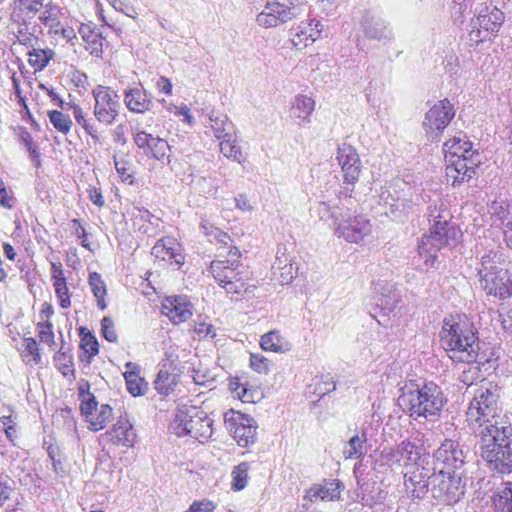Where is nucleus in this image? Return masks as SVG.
Instances as JSON below:
<instances>
[{
	"instance_id": "f704fd0d",
	"label": "nucleus",
	"mask_w": 512,
	"mask_h": 512,
	"mask_svg": "<svg viewBox=\"0 0 512 512\" xmlns=\"http://www.w3.org/2000/svg\"><path fill=\"white\" fill-rule=\"evenodd\" d=\"M28 63L35 72L43 71L55 56V51L46 47H32L27 53Z\"/></svg>"
},
{
	"instance_id": "e2e57ef3",
	"label": "nucleus",
	"mask_w": 512,
	"mask_h": 512,
	"mask_svg": "<svg viewBox=\"0 0 512 512\" xmlns=\"http://www.w3.org/2000/svg\"><path fill=\"white\" fill-rule=\"evenodd\" d=\"M114 166L122 181L133 183L132 165L128 161L114 157Z\"/></svg>"
},
{
	"instance_id": "9b49d317",
	"label": "nucleus",
	"mask_w": 512,
	"mask_h": 512,
	"mask_svg": "<svg viewBox=\"0 0 512 512\" xmlns=\"http://www.w3.org/2000/svg\"><path fill=\"white\" fill-rule=\"evenodd\" d=\"M225 424L239 446L248 447L256 442L258 426L249 415L231 410L225 413Z\"/></svg>"
},
{
	"instance_id": "4468645a",
	"label": "nucleus",
	"mask_w": 512,
	"mask_h": 512,
	"mask_svg": "<svg viewBox=\"0 0 512 512\" xmlns=\"http://www.w3.org/2000/svg\"><path fill=\"white\" fill-rule=\"evenodd\" d=\"M336 225L335 234L350 243H358L365 236L371 233L372 225L368 219L362 215H344L340 214Z\"/></svg>"
},
{
	"instance_id": "bb28decb",
	"label": "nucleus",
	"mask_w": 512,
	"mask_h": 512,
	"mask_svg": "<svg viewBox=\"0 0 512 512\" xmlns=\"http://www.w3.org/2000/svg\"><path fill=\"white\" fill-rule=\"evenodd\" d=\"M132 213L133 224L138 230L148 236H153L160 231L161 219L150 213L145 208H134Z\"/></svg>"
},
{
	"instance_id": "a211bd4d",
	"label": "nucleus",
	"mask_w": 512,
	"mask_h": 512,
	"mask_svg": "<svg viewBox=\"0 0 512 512\" xmlns=\"http://www.w3.org/2000/svg\"><path fill=\"white\" fill-rule=\"evenodd\" d=\"M322 29L323 25L319 20L301 21L297 26L291 28V41L297 48L306 47L320 37Z\"/></svg>"
},
{
	"instance_id": "6e6552de",
	"label": "nucleus",
	"mask_w": 512,
	"mask_h": 512,
	"mask_svg": "<svg viewBox=\"0 0 512 512\" xmlns=\"http://www.w3.org/2000/svg\"><path fill=\"white\" fill-rule=\"evenodd\" d=\"M336 159L343 173V189L339 192V197H351L361 173L359 155L350 144L342 143L338 146Z\"/></svg>"
},
{
	"instance_id": "f8f14e48",
	"label": "nucleus",
	"mask_w": 512,
	"mask_h": 512,
	"mask_svg": "<svg viewBox=\"0 0 512 512\" xmlns=\"http://www.w3.org/2000/svg\"><path fill=\"white\" fill-rule=\"evenodd\" d=\"M455 116L453 105L448 99L440 100L426 113L423 126L431 140H435Z\"/></svg>"
},
{
	"instance_id": "4be33fe9",
	"label": "nucleus",
	"mask_w": 512,
	"mask_h": 512,
	"mask_svg": "<svg viewBox=\"0 0 512 512\" xmlns=\"http://www.w3.org/2000/svg\"><path fill=\"white\" fill-rule=\"evenodd\" d=\"M187 436L203 443L212 435V420L203 412L195 408L189 409Z\"/></svg>"
},
{
	"instance_id": "c9c22d12",
	"label": "nucleus",
	"mask_w": 512,
	"mask_h": 512,
	"mask_svg": "<svg viewBox=\"0 0 512 512\" xmlns=\"http://www.w3.org/2000/svg\"><path fill=\"white\" fill-rule=\"evenodd\" d=\"M79 335L81 337L80 348L83 350L80 360L90 364L92 358L99 353V343L94 334L85 327H80Z\"/></svg>"
},
{
	"instance_id": "6e6d98bb",
	"label": "nucleus",
	"mask_w": 512,
	"mask_h": 512,
	"mask_svg": "<svg viewBox=\"0 0 512 512\" xmlns=\"http://www.w3.org/2000/svg\"><path fill=\"white\" fill-rule=\"evenodd\" d=\"M188 417H190L189 410H179L172 422L170 423V430L178 437L187 436Z\"/></svg>"
},
{
	"instance_id": "e433bc0d",
	"label": "nucleus",
	"mask_w": 512,
	"mask_h": 512,
	"mask_svg": "<svg viewBox=\"0 0 512 512\" xmlns=\"http://www.w3.org/2000/svg\"><path fill=\"white\" fill-rule=\"evenodd\" d=\"M504 21V14L501 10L493 8L485 14H480L474 24V28L478 26L479 30L483 29L487 32H497Z\"/></svg>"
},
{
	"instance_id": "13d9d810",
	"label": "nucleus",
	"mask_w": 512,
	"mask_h": 512,
	"mask_svg": "<svg viewBox=\"0 0 512 512\" xmlns=\"http://www.w3.org/2000/svg\"><path fill=\"white\" fill-rule=\"evenodd\" d=\"M423 202H425V199L423 198L420 189H417V192L411 194L409 198L404 197L402 199H398L393 206L400 210V212L408 214L414 207L421 205Z\"/></svg>"
},
{
	"instance_id": "5701e85b",
	"label": "nucleus",
	"mask_w": 512,
	"mask_h": 512,
	"mask_svg": "<svg viewBox=\"0 0 512 512\" xmlns=\"http://www.w3.org/2000/svg\"><path fill=\"white\" fill-rule=\"evenodd\" d=\"M373 300L376 307L382 312V315L389 316L396 309L400 301V295L392 285L385 283L378 285Z\"/></svg>"
},
{
	"instance_id": "4c0bfd02",
	"label": "nucleus",
	"mask_w": 512,
	"mask_h": 512,
	"mask_svg": "<svg viewBox=\"0 0 512 512\" xmlns=\"http://www.w3.org/2000/svg\"><path fill=\"white\" fill-rule=\"evenodd\" d=\"M261 348L265 351L284 353L291 349L290 343L278 331L264 334L260 340Z\"/></svg>"
},
{
	"instance_id": "7ed1b4c3",
	"label": "nucleus",
	"mask_w": 512,
	"mask_h": 512,
	"mask_svg": "<svg viewBox=\"0 0 512 512\" xmlns=\"http://www.w3.org/2000/svg\"><path fill=\"white\" fill-rule=\"evenodd\" d=\"M399 401L414 419L438 417L446 403L442 389L434 382H410L401 389Z\"/></svg>"
},
{
	"instance_id": "dca6fc26",
	"label": "nucleus",
	"mask_w": 512,
	"mask_h": 512,
	"mask_svg": "<svg viewBox=\"0 0 512 512\" xmlns=\"http://www.w3.org/2000/svg\"><path fill=\"white\" fill-rule=\"evenodd\" d=\"M478 274L480 286L487 295L502 300L509 298V290L507 288L509 276L507 269L500 268L496 271L478 272Z\"/></svg>"
},
{
	"instance_id": "39448f33",
	"label": "nucleus",
	"mask_w": 512,
	"mask_h": 512,
	"mask_svg": "<svg viewBox=\"0 0 512 512\" xmlns=\"http://www.w3.org/2000/svg\"><path fill=\"white\" fill-rule=\"evenodd\" d=\"M448 216L436 209L429 215L430 232L422 237L418 245L419 255L425 257L426 262L428 258L435 260L437 252L450 245V240L454 239L456 231L449 226Z\"/></svg>"
},
{
	"instance_id": "393cba45",
	"label": "nucleus",
	"mask_w": 512,
	"mask_h": 512,
	"mask_svg": "<svg viewBox=\"0 0 512 512\" xmlns=\"http://www.w3.org/2000/svg\"><path fill=\"white\" fill-rule=\"evenodd\" d=\"M106 441L122 446H133L136 434L132 424L126 419H120L113 428L102 435Z\"/></svg>"
},
{
	"instance_id": "bf43d9fd",
	"label": "nucleus",
	"mask_w": 512,
	"mask_h": 512,
	"mask_svg": "<svg viewBox=\"0 0 512 512\" xmlns=\"http://www.w3.org/2000/svg\"><path fill=\"white\" fill-rule=\"evenodd\" d=\"M249 464L247 462H241L232 471V488L235 491L244 489L247 485Z\"/></svg>"
},
{
	"instance_id": "72a5a7b5",
	"label": "nucleus",
	"mask_w": 512,
	"mask_h": 512,
	"mask_svg": "<svg viewBox=\"0 0 512 512\" xmlns=\"http://www.w3.org/2000/svg\"><path fill=\"white\" fill-rule=\"evenodd\" d=\"M209 120V127L217 139L232 137L235 133L234 124L226 115L212 111Z\"/></svg>"
},
{
	"instance_id": "423d86ee",
	"label": "nucleus",
	"mask_w": 512,
	"mask_h": 512,
	"mask_svg": "<svg viewBox=\"0 0 512 512\" xmlns=\"http://www.w3.org/2000/svg\"><path fill=\"white\" fill-rule=\"evenodd\" d=\"M432 483V495L439 502L453 505L459 502L465 495L466 473H441L434 474Z\"/></svg>"
},
{
	"instance_id": "f03ea898",
	"label": "nucleus",
	"mask_w": 512,
	"mask_h": 512,
	"mask_svg": "<svg viewBox=\"0 0 512 512\" xmlns=\"http://www.w3.org/2000/svg\"><path fill=\"white\" fill-rule=\"evenodd\" d=\"M440 343L454 362L477 361L479 341L472 324L461 316H449L443 320Z\"/></svg>"
},
{
	"instance_id": "680f3d73",
	"label": "nucleus",
	"mask_w": 512,
	"mask_h": 512,
	"mask_svg": "<svg viewBox=\"0 0 512 512\" xmlns=\"http://www.w3.org/2000/svg\"><path fill=\"white\" fill-rule=\"evenodd\" d=\"M55 294L59 300L61 308L67 309L71 306L68 287L66 285L65 277H61L54 281Z\"/></svg>"
},
{
	"instance_id": "a19ab883",
	"label": "nucleus",
	"mask_w": 512,
	"mask_h": 512,
	"mask_svg": "<svg viewBox=\"0 0 512 512\" xmlns=\"http://www.w3.org/2000/svg\"><path fill=\"white\" fill-rule=\"evenodd\" d=\"M493 503L497 512H512V482L498 487L493 495Z\"/></svg>"
},
{
	"instance_id": "4d7b16f0",
	"label": "nucleus",
	"mask_w": 512,
	"mask_h": 512,
	"mask_svg": "<svg viewBox=\"0 0 512 512\" xmlns=\"http://www.w3.org/2000/svg\"><path fill=\"white\" fill-rule=\"evenodd\" d=\"M18 25L17 31H16V37L19 44L27 47L32 48L34 46H37L38 44V37L33 33L29 31L28 25L30 23H16Z\"/></svg>"
},
{
	"instance_id": "f3484780",
	"label": "nucleus",
	"mask_w": 512,
	"mask_h": 512,
	"mask_svg": "<svg viewBox=\"0 0 512 512\" xmlns=\"http://www.w3.org/2000/svg\"><path fill=\"white\" fill-rule=\"evenodd\" d=\"M361 26L365 36L369 39L383 42L393 39V31L389 23L371 11H367L363 15Z\"/></svg>"
},
{
	"instance_id": "a878e982",
	"label": "nucleus",
	"mask_w": 512,
	"mask_h": 512,
	"mask_svg": "<svg viewBox=\"0 0 512 512\" xmlns=\"http://www.w3.org/2000/svg\"><path fill=\"white\" fill-rule=\"evenodd\" d=\"M81 39L85 43V49L90 55L101 57L103 53V39L102 33L97 26L92 23H82L78 29Z\"/></svg>"
},
{
	"instance_id": "f257e3e1",
	"label": "nucleus",
	"mask_w": 512,
	"mask_h": 512,
	"mask_svg": "<svg viewBox=\"0 0 512 512\" xmlns=\"http://www.w3.org/2000/svg\"><path fill=\"white\" fill-rule=\"evenodd\" d=\"M468 424L477 438L482 458L491 470L512 472V422L498 414V395L488 388L476 390L467 411Z\"/></svg>"
},
{
	"instance_id": "603ef678",
	"label": "nucleus",
	"mask_w": 512,
	"mask_h": 512,
	"mask_svg": "<svg viewBox=\"0 0 512 512\" xmlns=\"http://www.w3.org/2000/svg\"><path fill=\"white\" fill-rule=\"evenodd\" d=\"M48 117L53 127L62 134L70 132L72 127V120L69 115L64 114L58 110L48 112Z\"/></svg>"
},
{
	"instance_id": "7c9ffc66",
	"label": "nucleus",
	"mask_w": 512,
	"mask_h": 512,
	"mask_svg": "<svg viewBox=\"0 0 512 512\" xmlns=\"http://www.w3.org/2000/svg\"><path fill=\"white\" fill-rule=\"evenodd\" d=\"M315 109V101L306 95H297L292 103L290 114L297 124L303 126L310 122Z\"/></svg>"
},
{
	"instance_id": "473e14b6",
	"label": "nucleus",
	"mask_w": 512,
	"mask_h": 512,
	"mask_svg": "<svg viewBox=\"0 0 512 512\" xmlns=\"http://www.w3.org/2000/svg\"><path fill=\"white\" fill-rule=\"evenodd\" d=\"M508 263V256L504 249L497 246L494 249L489 250L481 258V267L478 272H490L496 271L503 268Z\"/></svg>"
},
{
	"instance_id": "0e129e2a",
	"label": "nucleus",
	"mask_w": 512,
	"mask_h": 512,
	"mask_svg": "<svg viewBox=\"0 0 512 512\" xmlns=\"http://www.w3.org/2000/svg\"><path fill=\"white\" fill-rule=\"evenodd\" d=\"M0 430L4 431L7 439L14 443L17 438L16 422L12 415L0 417Z\"/></svg>"
},
{
	"instance_id": "ddd939ff",
	"label": "nucleus",
	"mask_w": 512,
	"mask_h": 512,
	"mask_svg": "<svg viewBox=\"0 0 512 512\" xmlns=\"http://www.w3.org/2000/svg\"><path fill=\"white\" fill-rule=\"evenodd\" d=\"M481 164V156L479 152H471L465 158H455L449 156L446 162V176L452 179V185H460L465 181H469L475 174Z\"/></svg>"
},
{
	"instance_id": "9d476101",
	"label": "nucleus",
	"mask_w": 512,
	"mask_h": 512,
	"mask_svg": "<svg viewBox=\"0 0 512 512\" xmlns=\"http://www.w3.org/2000/svg\"><path fill=\"white\" fill-rule=\"evenodd\" d=\"M95 100L94 116L96 120L105 126L112 125L120 109L119 95L110 87L98 85L92 90Z\"/></svg>"
},
{
	"instance_id": "20e7f679",
	"label": "nucleus",
	"mask_w": 512,
	"mask_h": 512,
	"mask_svg": "<svg viewBox=\"0 0 512 512\" xmlns=\"http://www.w3.org/2000/svg\"><path fill=\"white\" fill-rule=\"evenodd\" d=\"M240 259L241 252L234 246L229 250L227 259L213 260L210 263L209 273L227 293H242L249 280L248 267Z\"/></svg>"
},
{
	"instance_id": "cd10ccee",
	"label": "nucleus",
	"mask_w": 512,
	"mask_h": 512,
	"mask_svg": "<svg viewBox=\"0 0 512 512\" xmlns=\"http://www.w3.org/2000/svg\"><path fill=\"white\" fill-rule=\"evenodd\" d=\"M43 0H15V7L11 13L14 23H30L34 16L40 11Z\"/></svg>"
},
{
	"instance_id": "2eb2a0df",
	"label": "nucleus",
	"mask_w": 512,
	"mask_h": 512,
	"mask_svg": "<svg viewBox=\"0 0 512 512\" xmlns=\"http://www.w3.org/2000/svg\"><path fill=\"white\" fill-rule=\"evenodd\" d=\"M434 474L435 468L429 464L407 469L404 473L406 492L413 498L422 499L429 491L430 479L433 480Z\"/></svg>"
},
{
	"instance_id": "69168bd1",
	"label": "nucleus",
	"mask_w": 512,
	"mask_h": 512,
	"mask_svg": "<svg viewBox=\"0 0 512 512\" xmlns=\"http://www.w3.org/2000/svg\"><path fill=\"white\" fill-rule=\"evenodd\" d=\"M98 408V402L95 396L87 392L86 395L83 396L80 405L81 413L87 418V421L94 415V412H96Z\"/></svg>"
},
{
	"instance_id": "de8ad7c7",
	"label": "nucleus",
	"mask_w": 512,
	"mask_h": 512,
	"mask_svg": "<svg viewBox=\"0 0 512 512\" xmlns=\"http://www.w3.org/2000/svg\"><path fill=\"white\" fill-rule=\"evenodd\" d=\"M200 228L202 229L203 233L209 238L210 242L215 241L216 243L223 245V247H226L228 246L229 241H231L230 236L226 232L215 227L207 220H203L201 222Z\"/></svg>"
},
{
	"instance_id": "864d4df0",
	"label": "nucleus",
	"mask_w": 512,
	"mask_h": 512,
	"mask_svg": "<svg viewBox=\"0 0 512 512\" xmlns=\"http://www.w3.org/2000/svg\"><path fill=\"white\" fill-rule=\"evenodd\" d=\"M170 151V146L164 139L157 138L155 142L150 147V150L146 152V156H151L158 161L170 163V155L168 152Z\"/></svg>"
},
{
	"instance_id": "c85d7f7f",
	"label": "nucleus",
	"mask_w": 512,
	"mask_h": 512,
	"mask_svg": "<svg viewBox=\"0 0 512 512\" xmlns=\"http://www.w3.org/2000/svg\"><path fill=\"white\" fill-rule=\"evenodd\" d=\"M63 16L62 8L52 2L44 6V10L39 15V21L48 29V34L57 39L58 30L61 29V17Z\"/></svg>"
},
{
	"instance_id": "1a4fd4ad",
	"label": "nucleus",
	"mask_w": 512,
	"mask_h": 512,
	"mask_svg": "<svg viewBox=\"0 0 512 512\" xmlns=\"http://www.w3.org/2000/svg\"><path fill=\"white\" fill-rule=\"evenodd\" d=\"M299 15V7L293 0L267 1L263 10L256 16V22L263 28L276 27Z\"/></svg>"
},
{
	"instance_id": "ea45409f",
	"label": "nucleus",
	"mask_w": 512,
	"mask_h": 512,
	"mask_svg": "<svg viewBox=\"0 0 512 512\" xmlns=\"http://www.w3.org/2000/svg\"><path fill=\"white\" fill-rule=\"evenodd\" d=\"M488 212L491 215L493 225H504L505 229H508L509 223L512 222V213L505 202L493 201L488 207Z\"/></svg>"
},
{
	"instance_id": "3c124183",
	"label": "nucleus",
	"mask_w": 512,
	"mask_h": 512,
	"mask_svg": "<svg viewBox=\"0 0 512 512\" xmlns=\"http://www.w3.org/2000/svg\"><path fill=\"white\" fill-rule=\"evenodd\" d=\"M176 384L175 375L169 373L167 370L161 369L154 381L155 389L162 395H168L173 391Z\"/></svg>"
},
{
	"instance_id": "a18cd8bd",
	"label": "nucleus",
	"mask_w": 512,
	"mask_h": 512,
	"mask_svg": "<svg viewBox=\"0 0 512 512\" xmlns=\"http://www.w3.org/2000/svg\"><path fill=\"white\" fill-rule=\"evenodd\" d=\"M221 153L228 159L236 161L238 163L242 162V152L240 147L237 145L235 133L232 137L223 138L219 143Z\"/></svg>"
},
{
	"instance_id": "aec40b11",
	"label": "nucleus",
	"mask_w": 512,
	"mask_h": 512,
	"mask_svg": "<svg viewBox=\"0 0 512 512\" xmlns=\"http://www.w3.org/2000/svg\"><path fill=\"white\" fill-rule=\"evenodd\" d=\"M343 490L344 485L340 480H324L322 483L311 486L307 490L305 498L311 502H315L318 499L323 501H336L340 499Z\"/></svg>"
},
{
	"instance_id": "b1692460",
	"label": "nucleus",
	"mask_w": 512,
	"mask_h": 512,
	"mask_svg": "<svg viewBox=\"0 0 512 512\" xmlns=\"http://www.w3.org/2000/svg\"><path fill=\"white\" fill-rule=\"evenodd\" d=\"M151 253L157 259L170 264L180 266L184 263V256L179 252V245L170 237L158 240L153 246Z\"/></svg>"
},
{
	"instance_id": "58836bf2",
	"label": "nucleus",
	"mask_w": 512,
	"mask_h": 512,
	"mask_svg": "<svg viewBox=\"0 0 512 512\" xmlns=\"http://www.w3.org/2000/svg\"><path fill=\"white\" fill-rule=\"evenodd\" d=\"M73 116L78 125L95 141L101 142V134L92 118H87L78 104L71 105Z\"/></svg>"
},
{
	"instance_id": "c756f323",
	"label": "nucleus",
	"mask_w": 512,
	"mask_h": 512,
	"mask_svg": "<svg viewBox=\"0 0 512 512\" xmlns=\"http://www.w3.org/2000/svg\"><path fill=\"white\" fill-rule=\"evenodd\" d=\"M401 461L404 460L406 469L429 464V457L420 454L419 448L409 440H404L397 445Z\"/></svg>"
},
{
	"instance_id": "79ce46f5",
	"label": "nucleus",
	"mask_w": 512,
	"mask_h": 512,
	"mask_svg": "<svg viewBox=\"0 0 512 512\" xmlns=\"http://www.w3.org/2000/svg\"><path fill=\"white\" fill-rule=\"evenodd\" d=\"M371 445H365L358 436H352L344 445L345 459H362Z\"/></svg>"
},
{
	"instance_id": "412c9836",
	"label": "nucleus",
	"mask_w": 512,
	"mask_h": 512,
	"mask_svg": "<svg viewBox=\"0 0 512 512\" xmlns=\"http://www.w3.org/2000/svg\"><path fill=\"white\" fill-rule=\"evenodd\" d=\"M123 95L125 106L131 112L143 114L153 106L152 95L141 84L125 89Z\"/></svg>"
},
{
	"instance_id": "37998d69",
	"label": "nucleus",
	"mask_w": 512,
	"mask_h": 512,
	"mask_svg": "<svg viewBox=\"0 0 512 512\" xmlns=\"http://www.w3.org/2000/svg\"><path fill=\"white\" fill-rule=\"evenodd\" d=\"M112 418V408L102 404L88 420L91 430L98 431L106 427Z\"/></svg>"
},
{
	"instance_id": "5fc2aeb1",
	"label": "nucleus",
	"mask_w": 512,
	"mask_h": 512,
	"mask_svg": "<svg viewBox=\"0 0 512 512\" xmlns=\"http://www.w3.org/2000/svg\"><path fill=\"white\" fill-rule=\"evenodd\" d=\"M54 362L59 371L64 375H73V360L72 356L64 350V344L54 356Z\"/></svg>"
},
{
	"instance_id": "0eeeda50",
	"label": "nucleus",
	"mask_w": 512,
	"mask_h": 512,
	"mask_svg": "<svg viewBox=\"0 0 512 512\" xmlns=\"http://www.w3.org/2000/svg\"><path fill=\"white\" fill-rule=\"evenodd\" d=\"M468 451L456 440L445 439L433 454L434 468L441 473H466Z\"/></svg>"
},
{
	"instance_id": "6ab92c4d",
	"label": "nucleus",
	"mask_w": 512,
	"mask_h": 512,
	"mask_svg": "<svg viewBox=\"0 0 512 512\" xmlns=\"http://www.w3.org/2000/svg\"><path fill=\"white\" fill-rule=\"evenodd\" d=\"M162 312L177 325L192 316V305L184 296L167 297L162 303Z\"/></svg>"
},
{
	"instance_id": "09e8293b",
	"label": "nucleus",
	"mask_w": 512,
	"mask_h": 512,
	"mask_svg": "<svg viewBox=\"0 0 512 512\" xmlns=\"http://www.w3.org/2000/svg\"><path fill=\"white\" fill-rule=\"evenodd\" d=\"M313 393L319 398L333 392L336 389L334 377L330 373L321 374L314 378Z\"/></svg>"
},
{
	"instance_id": "c03bdc74",
	"label": "nucleus",
	"mask_w": 512,
	"mask_h": 512,
	"mask_svg": "<svg viewBox=\"0 0 512 512\" xmlns=\"http://www.w3.org/2000/svg\"><path fill=\"white\" fill-rule=\"evenodd\" d=\"M128 392L132 396H141L147 390V383L139 376L138 371H125L123 374Z\"/></svg>"
},
{
	"instance_id": "8fccbe9b",
	"label": "nucleus",
	"mask_w": 512,
	"mask_h": 512,
	"mask_svg": "<svg viewBox=\"0 0 512 512\" xmlns=\"http://www.w3.org/2000/svg\"><path fill=\"white\" fill-rule=\"evenodd\" d=\"M288 259L282 260L281 257L277 256L272 266L274 270H279V281L281 284H289L295 278L297 268L291 262H287Z\"/></svg>"
},
{
	"instance_id": "338daca9",
	"label": "nucleus",
	"mask_w": 512,
	"mask_h": 512,
	"mask_svg": "<svg viewBox=\"0 0 512 512\" xmlns=\"http://www.w3.org/2000/svg\"><path fill=\"white\" fill-rule=\"evenodd\" d=\"M336 208L337 207L332 206L327 201H320L318 203L317 213L321 220L327 221L329 219H334L335 222H338L340 215L337 214Z\"/></svg>"
},
{
	"instance_id": "052dcab7",
	"label": "nucleus",
	"mask_w": 512,
	"mask_h": 512,
	"mask_svg": "<svg viewBox=\"0 0 512 512\" xmlns=\"http://www.w3.org/2000/svg\"><path fill=\"white\" fill-rule=\"evenodd\" d=\"M378 461L381 465L388 466L393 469L394 467L401 466V459L397 447H385L380 452Z\"/></svg>"
},
{
	"instance_id": "49530a36",
	"label": "nucleus",
	"mask_w": 512,
	"mask_h": 512,
	"mask_svg": "<svg viewBox=\"0 0 512 512\" xmlns=\"http://www.w3.org/2000/svg\"><path fill=\"white\" fill-rule=\"evenodd\" d=\"M89 285L97 300V305L101 310L106 309V302L104 296L106 295V286L103 282L101 275L97 272H91L89 274Z\"/></svg>"
},
{
	"instance_id": "2f4dec72",
	"label": "nucleus",
	"mask_w": 512,
	"mask_h": 512,
	"mask_svg": "<svg viewBox=\"0 0 512 512\" xmlns=\"http://www.w3.org/2000/svg\"><path fill=\"white\" fill-rule=\"evenodd\" d=\"M472 146L473 144L467 139L466 135L454 136L443 145L445 161L448 162L449 156L465 158L471 152H478L477 150H472Z\"/></svg>"
},
{
	"instance_id": "774afa93",
	"label": "nucleus",
	"mask_w": 512,
	"mask_h": 512,
	"mask_svg": "<svg viewBox=\"0 0 512 512\" xmlns=\"http://www.w3.org/2000/svg\"><path fill=\"white\" fill-rule=\"evenodd\" d=\"M101 334L109 342L116 343L118 341V335L115 330L114 322L108 316H105L101 320Z\"/></svg>"
}]
</instances>
